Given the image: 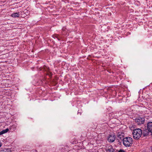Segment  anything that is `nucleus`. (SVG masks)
Returning <instances> with one entry per match:
<instances>
[{
    "label": "nucleus",
    "instance_id": "nucleus-13",
    "mask_svg": "<svg viewBox=\"0 0 152 152\" xmlns=\"http://www.w3.org/2000/svg\"><path fill=\"white\" fill-rule=\"evenodd\" d=\"M14 126H13L12 127L11 129H12V128H13Z\"/></svg>",
    "mask_w": 152,
    "mask_h": 152
},
{
    "label": "nucleus",
    "instance_id": "nucleus-1",
    "mask_svg": "<svg viewBox=\"0 0 152 152\" xmlns=\"http://www.w3.org/2000/svg\"><path fill=\"white\" fill-rule=\"evenodd\" d=\"M142 134V130L139 128L134 129L132 132L134 138L136 140L139 139L140 137Z\"/></svg>",
    "mask_w": 152,
    "mask_h": 152
},
{
    "label": "nucleus",
    "instance_id": "nucleus-7",
    "mask_svg": "<svg viewBox=\"0 0 152 152\" xmlns=\"http://www.w3.org/2000/svg\"><path fill=\"white\" fill-rule=\"evenodd\" d=\"M0 152H11V151L10 149L3 148L1 149Z\"/></svg>",
    "mask_w": 152,
    "mask_h": 152
},
{
    "label": "nucleus",
    "instance_id": "nucleus-8",
    "mask_svg": "<svg viewBox=\"0 0 152 152\" xmlns=\"http://www.w3.org/2000/svg\"><path fill=\"white\" fill-rule=\"evenodd\" d=\"M11 16L14 18H18L20 16L19 12H16L11 15Z\"/></svg>",
    "mask_w": 152,
    "mask_h": 152
},
{
    "label": "nucleus",
    "instance_id": "nucleus-14",
    "mask_svg": "<svg viewBox=\"0 0 152 152\" xmlns=\"http://www.w3.org/2000/svg\"><path fill=\"white\" fill-rule=\"evenodd\" d=\"M15 129H13L14 130H15Z\"/></svg>",
    "mask_w": 152,
    "mask_h": 152
},
{
    "label": "nucleus",
    "instance_id": "nucleus-4",
    "mask_svg": "<svg viewBox=\"0 0 152 152\" xmlns=\"http://www.w3.org/2000/svg\"><path fill=\"white\" fill-rule=\"evenodd\" d=\"M145 119L143 118L140 117L138 118L135 119V121L138 125L143 124L144 122Z\"/></svg>",
    "mask_w": 152,
    "mask_h": 152
},
{
    "label": "nucleus",
    "instance_id": "nucleus-3",
    "mask_svg": "<svg viewBox=\"0 0 152 152\" xmlns=\"http://www.w3.org/2000/svg\"><path fill=\"white\" fill-rule=\"evenodd\" d=\"M106 152H114L115 151V149L113 148L112 145H107L105 148Z\"/></svg>",
    "mask_w": 152,
    "mask_h": 152
},
{
    "label": "nucleus",
    "instance_id": "nucleus-2",
    "mask_svg": "<svg viewBox=\"0 0 152 152\" xmlns=\"http://www.w3.org/2000/svg\"><path fill=\"white\" fill-rule=\"evenodd\" d=\"M123 144L126 147H130L133 143L132 138L129 137H125L123 139Z\"/></svg>",
    "mask_w": 152,
    "mask_h": 152
},
{
    "label": "nucleus",
    "instance_id": "nucleus-12",
    "mask_svg": "<svg viewBox=\"0 0 152 152\" xmlns=\"http://www.w3.org/2000/svg\"><path fill=\"white\" fill-rule=\"evenodd\" d=\"M2 145V143L0 141V147Z\"/></svg>",
    "mask_w": 152,
    "mask_h": 152
},
{
    "label": "nucleus",
    "instance_id": "nucleus-5",
    "mask_svg": "<svg viewBox=\"0 0 152 152\" xmlns=\"http://www.w3.org/2000/svg\"><path fill=\"white\" fill-rule=\"evenodd\" d=\"M115 139V135H110L108 138V140L110 142H113Z\"/></svg>",
    "mask_w": 152,
    "mask_h": 152
},
{
    "label": "nucleus",
    "instance_id": "nucleus-9",
    "mask_svg": "<svg viewBox=\"0 0 152 152\" xmlns=\"http://www.w3.org/2000/svg\"><path fill=\"white\" fill-rule=\"evenodd\" d=\"M8 131L9 129H7L5 130H4L1 131V132H0V135H1V134H4L7 132Z\"/></svg>",
    "mask_w": 152,
    "mask_h": 152
},
{
    "label": "nucleus",
    "instance_id": "nucleus-6",
    "mask_svg": "<svg viewBox=\"0 0 152 152\" xmlns=\"http://www.w3.org/2000/svg\"><path fill=\"white\" fill-rule=\"evenodd\" d=\"M147 129L148 131L152 133V122H150L147 124Z\"/></svg>",
    "mask_w": 152,
    "mask_h": 152
},
{
    "label": "nucleus",
    "instance_id": "nucleus-10",
    "mask_svg": "<svg viewBox=\"0 0 152 152\" xmlns=\"http://www.w3.org/2000/svg\"><path fill=\"white\" fill-rule=\"evenodd\" d=\"M143 133L144 134V136H146L148 135V132H147L146 131H145L143 132Z\"/></svg>",
    "mask_w": 152,
    "mask_h": 152
},
{
    "label": "nucleus",
    "instance_id": "nucleus-11",
    "mask_svg": "<svg viewBox=\"0 0 152 152\" xmlns=\"http://www.w3.org/2000/svg\"><path fill=\"white\" fill-rule=\"evenodd\" d=\"M119 152H125V151L123 150H120L119 151Z\"/></svg>",
    "mask_w": 152,
    "mask_h": 152
}]
</instances>
